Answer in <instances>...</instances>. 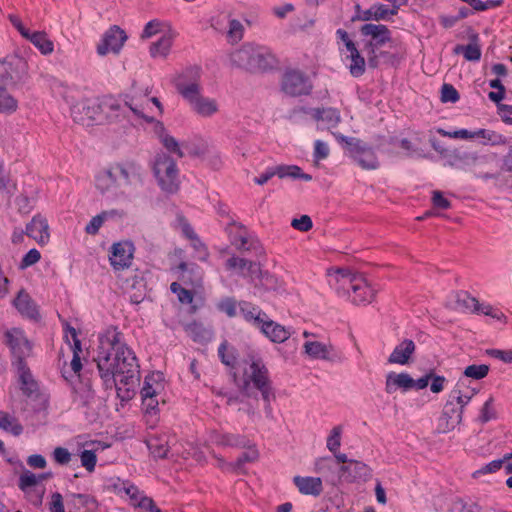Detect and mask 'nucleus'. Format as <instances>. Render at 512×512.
I'll use <instances>...</instances> for the list:
<instances>
[{
    "label": "nucleus",
    "instance_id": "dca6fc26",
    "mask_svg": "<svg viewBox=\"0 0 512 512\" xmlns=\"http://www.w3.org/2000/svg\"><path fill=\"white\" fill-rule=\"evenodd\" d=\"M26 235L35 240L39 245L44 246L50 240L48 221L41 215H35L26 225Z\"/></svg>",
    "mask_w": 512,
    "mask_h": 512
},
{
    "label": "nucleus",
    "instance_id": "a18cd8bd",
    "mask_svg": "<svg viewBox=\"0 0 512 512\" xmlns=\"http://www.w3.org/2000/svg\"><path fill=\"white\" fill-rule=\"evenodd\" d=\"M160 142L170 153H174L180 158L184 157L183 148H186V145L180 144L173 136L162 133L160 135Z\"/></svg>",
    "mask_w": 512,
    "mask_h": 512
},
{
    "label": "nucleus",
    "instance_id": "6e6d98bb",
    "mask_svg": "<svg viewBox=\"0 0 512 512\" xmlns=\"http://www.w3.org/2000/svg\"><path fill=\"white\" fill-rule=\"evenodd\" d=\"M173 293L177 294L178 300L182 304H190L193 301V293L183 288L179 283L173 282L170 286Z\"/></svg>",
    "mask_w": 512,
    "mask_h": 512
},
{
    "label": "nucleus",
    "instance_id": "f3484780",
    "mask_svg": "<svg viewBox=\"0 0 512 512\" xmlns=\"http://www.w3.org/2000/svg\"><path fill=\"white\" fill-rule=\"evenodd\" d=\"M416 345L411 339H404L395 346L387 361L389 364L407 365L411 362Z\"/></svg>",
    "mask_w": 512,
    "mask_h": 512
},
{
    "label": "nucleus",
    "instance_id": "2f4dec72",
    "mask_svg": "<svg viewBox=\"0 0 512 512\" xmlns=\"http://www.w3.org/2000/svg\"><path fill=\"white\" fill-rule=\"evenodd\" d=\"M240 313L244 317V319L250 323H252L255 327L259 328L261 324L267 317V314L259 309L257 306L248 303V302H240L239 303Z\"/></svg>",
    "mask_w": 512,
    "mask_h": 512
},
{
    "label": "nucleus",
    "instance_id": "6e6552de",
    "mask_svg": "<svg viewBox=\"0 0 512 512\" xmlns=\"http://www.w3.org/2000/svg\"><path fill=\"white\" fill-rule=\"evenodd\" d=\"M333 135L339 142L345 143L350 156L362 169L376 170L379 167L376 154L361 140L353 137H345L339 133H333Z\"/></svg>",
    "mask_w": 512,
    "mask_h": 512
},
{
    "label": "nucleus",
    "instance_id": "2eb2a0df",
    "mask_svg": "<svg viewBox=\"0 0 512 512\" xmlns=\"http://www.w3.org/2000/svg\"><path fill=\"white\" fill-rule=\"evenodd\" d=\"M71 116L75 122L88 125L91 121L97 119L99 114V104L90 100H80L71 107Z\"/></svg>",
    "mask_w": 512,
    "mask_h": 512
},
{
    "label": "nucleus",
    "instance_id": "a211bd4d",
    "mask_svg": "<svg viewBox=\"0 0 512 512\" xmlns=\"http://www.w3.org/2000/svg\"><path fill=\"white\" fill-rule=\"evenodd\" d=\"M176 35L177 34L173 29H167V31L161 35L157 41L150 45V56L154 59H166L170 54Z\"/></svg>",
    "mask_w": 512,
    "mask_h": 512
},
{
    "label": "nucleus",
    "instance_id": "49530a36",
    "mask_svg": "<svg viewBox=\"0 0 512 512\" xmlns=\"http://www.w3.org/2000/svg\"><path fill=\"white\" fill-rule=\"evenodd\" d=\"M244 27L237 19H230L228 22L227 39L230 43L235 44L243 38Z\"/></svg>",
    "mask_w": 512,
    "mask_h": 512
},
{
    "label": "nucleus",
    "instance_id": "3c124183",
    "mask_svg": "<svg viewBox=\"0 0 512 512\" xmlns=\"http://www.w3.org/2000/svg\"><path fill=\"white\" fill-rule=\"evenodd\" d=\"M493 404H494V398H493V396H489V398L484 402V404L480 410L478 420L481 423L484 424V423H487L490 420H493L496 418L497 413H496V410L494 409Z\"/></svg>",
    "mask_w": 512,
    "mask_h": 512
},
{
    "label": "nucleus",
    "instance_id": "a19ab883",
    "mask_svg": "<svg viewBox=\"0 0 512 512\" xmlns=\"http://www.w3.org/2000/svg\"><path fill=\"white\" fill-rule=\"evenodd\" d=\"M0 428L14 436H19L23 432V427L17 419L6 412H0Z\"/></svg>",
    "mask_w": 512,
    "mask_h": 512
},
{
    "label": "nucleus",
    "instance_id": "4be33fe9",
    "mask_svg": "<svg viewBox=\"0 0 512 512\" xmlns=\"http://www.w3.org/2000/svg\"><path fill=\"white\" fill-rule=\"evenodd\" d=\"M73 352V358L68 366H64L62 369V376L67 381H72L73 378H80V372L82 370V362L80 354L82 352L81 341L76 338L73 339V345L71 346Z\"/></svg>",
    "mask_w": 512,
    "mask_h": 512
},
{
    "label": "nucleus",
    "instance_id": "473e14b6",
    "mask_svg": "<svg viewBox=\"0 0 512 512\" xmlns=\"http://www.w3.org/2000/svg\"><path fill=\"white\" fill-rule=\"evenodd\" d=\"M312 117L317 121H322L327 128H335L341 121L340 112L336 108H315L311 111Z\"/></svg>",
    "mask_w": 512,
    "mask_h": 512
},
{
    "label": "nucleus",
    "instance_id": "58836bf2",
    "mask_svg": "<svg viewBox=\"0 0 512 512\" xmlns=\"http://www.w3.org/2000/svg\"><path fill=\"white\" fill-rule=\"evenodd\" d=\"M478 308V300L466 292L457 293L455 296V309L475 313Z\"/></svg>",
    "mask_w": 512,
    "mask_h": 512
},
{
    "label": "nucleus",
    "instance_id": "b1692460",
    "mask_svg": "<svg viewBox=\"0 0 512 512\" xmlns=\"http://www.w3.org/2000/svg\"><path fill=\"white\" fill-rule=\"evenodd\" d=\"M73 401L82 407H91L95 402V391L92 388L90 380H80L73 386Z\"/></svg>",
    "mask_w": 512,
    "mask_h": 512
},
{
    "label": "nucleus",
    "instance_id": "de8ad7c7",
    "mask_svg": "<svg viewBox=\"0 0 512 512\" xmlns=\"http://www.w3.org/2000/svg\"><path fill=\"white\" fill-rule=\"evenodd\" d=\"M46 478V474L36 475L30 471H25L20 476L19 487L22 491H27L28 488L37 485L40 481Z\"/></svg>",
    "mask_w": 512,
    "mask_h": 512
},
{
    "label": "nucleus",
    "instance_id": "13d9d810",
    "mask_svg": "<svg viewBox=\"0 0 512 512\" xmlns=\"http://www.w3.org/2000/svg\"><path fill=\"white\" fill-rule=\"evenodd\" d=\"M476 313H482L486 316H490L498 321L506 322V316L498 309L492 307L490 304H481L478 301V308Z\"/></svg>",
    "mask_w": 512,
    "mask_h": 512
},
{
    "label": "nucleus",
    "instance_id": "0e129e2a",
    "mask_svg": "<svg viewBox=\"0 0 512 512\" xmlns=\"http://www.w3.org/2000/svg\"><path fill=\"white\" fill-rule=\"evenodd\" d=\"M459 424H461L460 421H456L455 419H453V417L446 416L444 415V413H442L439 418L438 430L441 433H448L454 430L455 427L458 426Z\"/></svg>",
    "mask_w": 512,
    "mask_h": 512
},
{
    "label": "nucleus",
    "instance_id": "f257e3e1",
    "mask_svg": "<svg viewBox=\"0 0 512 512\" xmlns=\"http://www.w3.org/2000/svg\"><path fill=\"white\" fill-rule=\"evenodd\" d=\"M95 362L99 376L106 388L127 386L125 395L117 388L122 399L131 398V390L139 382L140 370L135 353L125 343L123 334L116 327H109L99 335Z\"/></svg>",
    "mask_w": 512,
    "mask_h": 512
},
{
    "label": "nucleus",
    "instance_id": "aec40b11",
    "mask_svg": "<svg viewBox=\"0 0 512 512\" xmlns=\"http://www.w3.org/2000/svg\"><path fill=\"white\" fill-rule=\"evenodd\" d=\"M341 477L346 481L367 480L371 477V469L363 462L350 460L341 466Z\"/></svg>",
    "mask_w": 512,
    "mask_h": 512
},
{
    "label": "nucleus",
    "instance_id": "864d4df0",
    "mask_svg": "<svg viewBox=\"0 0 512 512\" xmlns=\"http://www.w3.org/2000/svg\"><path fill=\"white\" fill-rule=\"evenodd\" d=\"M341 434V426H335L327 438L326 446L332 453L337 452L341 446Z\"/></svg>",
    "mask_w": 512,
    "mask_h": 512
},
{
    "label": "nucleus",
    "instance_id": "603ef678",
    "mask_svg": "<svg viewBox=\"0 0 512 512\" xmlns=\"http://www.w3.org/2000/svg\"><path fill=\"white\" fill-rule=\"evenodd\" d=\"M185 330L195 341H203L210 337V332L196 322L188 324Z\"/></svg>",
    "mask_w": 512,
    "mask_h": 512
},
{
    "label": "nucleus",
    "instance_id": "393cba45",
    "mask_svg": "<svg viewBox=\"0 0 512 512\" xmlns=\"http://www.w3.org/2000/svg\"><path fill=\"white\" fill-rule=\"evenodd\" d=\"M99 110L110 121H116L120 117H126L127 106L122 105L113 97H104L99 103Z\"/></svg>",
    "mask_w": 512,
    "mask_h": 512
},
{
    "label": "nucleus",
    "instance_id": "f704fd0d",
    "mask_svg": "<svg viewBox=\"0 0 512 512\" xmlns=\"http://www.w3.org/2000/svg\"><path fill=\"white\" fill-rule=\"evenodd\" d=\"M24 38L29 40L43 55H49L54 50L53 42L44 31H29L28 36Z\"/></svg>",
    "mask_w": 512,
    "mask_h": 512
},
{
    "label": "nucleus",
    "instance_id": "423d86ee",
    "mask_svg": "<svg viewBox=\"0 0 512 512\" xmlns=\"http://www.w3.org/2000/svg\"><path fill=\"white\" fill-rule=\"evenodd\" d=\"M231 63L239 68L257 72L272 69L277 59L270 48L246 43L230 54Z\"/></svg>",
    "mask_w": 512,
    "mask_h": 512
},
{
    "label": "nucleus",
    "instance_id": "ea45409f",
    "mask_svg": "<svg viewBox=\"0 0 512 512\" xmlns=\"http://www.w3.org/2000/svg\"><path fill=\"white\" fill-rule=\"evenodd\" d=\"M167 29H172L168 23L158 19L151 20L144 26L141 39H149L158 34L163 35Z\"/></svg>",
    "mask_w": 512,
    "mask_h": 512
},
{
    "label": "nucleus",
    "instance_id": "8fccbe9b",
    "mask_svg": "<svg viewBox=\"0 0 512 512\" xmlns=\"http://www.w3.org/2000/svg\"><path fill=\"white\" fill-rule=\"evenodd\" d=\"M489 373V366L486 364H480V365H469L464 369L463 375L464 379L466 378H472L475 380H480L485 378Z\"/></svg>",
    "mask_w": 512,
    "mask_h": 512
},
{
    "label": "nucleus",
    "instance_id": "bf43d9fd",
    "mask_svg": "<svg viewBox=\"0 0 512 512\" xmlns=\"http://www.w3.org/2000/svg\"><path fill=\"white\" fill-rule=\"evenodd\" d=\"M399 8V5H394V9L390 10L387 6L383 4H375L373 5L374 9V20H385L391 15H395L397 13V9Z\"/></svg>",
    "mask_w": 512,
    "mask_h": 512
},
{
    "label": "nucleus",
    "instance_id": "e433bc0d",
    "mask_svg": "<svg viewBox=\"0 0 512 512\" xmlns=\"http://www.w3.org/2000/svg\"><path fill=\"white\" fill-rule=\"evenodd\" d=\"M230 234L231 242L238 250L247 251L251 249V244H249L247 232L241 224L235 222L231 223Z\"/></svg>",
    "mask_w": 512,
    "mask_h": 512
},
{
    "label": "nucleus",
    "instance_id": "79ce46f5",
    "mask_svg": "<svg viewBox=\"0 0 512 512\" xmlns=\"http://www.w3.org/2000/svg\"><path fill=\"white\" fill-rule=\"evenodd\" d=\"M472 138H481L482 143L484 145H500L505 143V139L502 135L497 134L492 130L487 129H479L477 131L471 132Z\"/></svg>",
    "mask_w": 512,
    "mask_h": 512
},
{
    "label": "nucleus",
    "instance_id": "7c9ffc66",
    "mask_svg": "<svg viewBox=\"0 0 512 512\" xmlns=\"http://www.w3.org/2000/svg\"><path fill=\"white\" fill-rule=\"evenodd\" d=\"M450 157V166L464 170L471 168L472 166H476L482 160V158L479 157L476 153L461 152L458 150H455Z\"/></svg>",
    "mask_w": 512,
    "mask_h": 512
},
{
    "label": "nucleus",
    "instance_id": "052dcab7",
    "mask_svg": "<svg viewBox=\"0 0 512 512\" xmlns=\"http://www.w3.org/2000/svg\"><path fill=\"white\" fill-rule=\"evenodd\" d=\"M446 416H451L456 421L462 422L463 419V412L462 409L455 405V403L451 400V398L448 396V399L445 403L443 412Z\"/></svg>",
    "mask_w": 512,
    "mask_h": 512
},
{
    "label": "nucleus",
    "instance_id": "c03bdc74",
    "mask_svg": "<svg viewBox=\"0 0 512 512\" xmlns=\"http://www.w3.org/2000/svg\"><path fill=\"white\" fill-rule=\"evenodd\" d=\"M18 107V100L8 91L0 94V114L12 115Z\"/></svg>",
    "mask_w": 512,
    "mask_h": 512
},
{
    "label": "nucleus",
    "instance_id": "4468645a",
    "mask_svg": "<svg viewBox=\"0 0 512 512\" xmlns=\"http://www.w3.org/2000/svg\"><path fill=\"white\" fill-rule=\"evenodd\" d=\"M134 246L129 241L114 243L110 250L109 260L115 270H123L131 265Z\"/></svg>",
    "mask_w": 512,
    "mask_h": 512
},
{
    "label": "nucleus",
    "instance_id": "338daca9",
    "mask_svg": "<svg viewBox=\"0 0 512 512\" xmlns=\"http://www.w3.org/2000/svg\"><path fill=\"white\" fill-rule=\"evenodd\" d=\"M459 99L457 90L451 84H444L441 89L442 102L455 103Z\"/></svg>",
    "mask_w": 512,
    "mask_h": 512
},
{
    "label": "nucleus",
    "instance_id": "20e7f679",
    "mask_svg": "<svg viewBox=\"0 0 512 512\" xmlns=\"http://www.w3.org/2000/svg\"><path fill=\"white\" fill-rule=\"evenodd\" d=\"M330 276L335 281L337 295L347 298L354 305L370 304L376 297L377 289L363 274L348 269H336Z\"/></svg>",
    "mask_w": 512,
    "mask_h": 512
},
{
    "label": "nucleus",
    "instance_id": "5fc2aeb1",
    "mask_svg": "<svg viewBox=\"0 0 512 512\" xmlns=\"http://www.w3.org/2000/svg\"><path fill=\"white\" fill-rule=\"evenodd\" d=\"M508 457H503L502 459L493 460L490 463L484 465L480 469L476 470L472 476L474 478H479L481 475L488 474V473H494L498 470H500L503 467V464L505 463V460Z\"/></svg>",
    "mask_w": 512,
    "mask_h": 512
},
{
    "label": "nucleus",
    "instance_id": "cd10ccee",
    "mask_svg": "<svg viewBox=\"0 0 512 512\" xmlns=\"http://www.w3.org/2000/svg\"><path fill=\"white\" fill-rule=\"evenodd\" d=\"M164 390V377L161 372H152L145 377L141 396H159Z\"/></svg>",
    "mask_w": 512,
    "mask_h": 512
},
{
    "label": "nucleus",
    "instance_id": "4d7b16f0",
    "mask_svg": "<svg viewBox=\"0 0 512 512\" xmlns=\"http://www.w3.org/2000/svg\"><path fill=\"white\" fill-rule=\"evenodd\" d=\"M123 485V490L126 495L129 496L131 504L135 507H138V503L141 501V498H143L145 494L132 483L125 482Z\"/></svg>",
    "mask_w": 512,
    "mask_h": 512
},
{
    "label": "nucleus",
    "instance_id": "39448f33",
    "mask_svg": "<svg viewBox=\"0 0 512 512\" xmlns=\"http://www.w3.org/2000/svg\"><path fill=\"white\" fill-rule=\"evenodd\" d=\"M243 376H234V382L239 390L245 395H250V383L261 392L263 400L266 402V411L271 412L270 400L274 397L270 381L268 379V371L262 360L255 356H251L249 361H245Z\"/></svg>",
    "mask_w": 512,
    "mask_h": 512
},
{
    "label": "nucleus",
    "instance_id": "f8f14e48",
    "mask_svg": "<svg viewBox=\"0 0 512 512\" xmlns=\"http://www.w3.org/2000/svg\"><path fill=\"white\" fill-rule=\"evenodd\" d=\"M127 34L117 25L111 26L97 44L98 55L105 56L109 53L119 54L127 40Z\"/></svg>",
    "mask_w": 512,
    "mask_h": 512
},
{
    "label": "nucleus",
    "instance_id": "09e8293b",
    "mask_svg": "<svg viewBox=\"0 0 512 512\" xmlns=\"http://www.w3.org/2000/svg\"><path fill=\"white\" fill-rule=\"evenodd\" d=\"M255 263L244 258L233 256L226 261V268L228 270H239L253 272Z\"/></svg>",
    "mask_w": 512,
    "mask_h": 512
},
{
    "label": "nucleus",
    "instance_id": "72a5a7b5",
    "mask_svg": "<svg viewBox=\"0 0 512 512\" xmlns=\"http://www.w3.org/2000/svg\"><path fill=\"white\" fill-rule=\"evenodd\" d=\"M178 269L181 272L180 279L185 284H191L192 286H199L201 284L202 274L196 264L182 262L179 264Z\"/></svg>",
    "mask_w": 512,
    "mask_h": 512
},
{
    "label": "nucleus",
    "instance_id": "c85d7f7f",
    "mask_svg": "<svg viewBox=\"0 0 512 512\" xmlns=\"http://www.w3.org/2000/svg\"><path fill=\"white\" fill-rule=\"evenodd\" d=\"M14 306L19 313L25 317L31 319H37L39 317L36 303L32 300L29 294L23 290L18 293V296L14 300Z\"/></svg>",
    "mask_w": 512,
    "mask_h": 512
},
{
    "label": "nucleus",
    "instance_id": "0eeeda50",
    "mask_svg": "<svg viewBox=\"0 0 512 512\" xmlns=\"http://www.w3.org/2000/svg\"><path fill=\"white\" fill-rule=\"evenodd\" d=\"M152 170L161 190L175 194L179 190V169L175 160L168 154L157 153L152 164Z\"/></svg>",
    "mask_w": 512,
    "mask_h": 512
},
{
    "label": "nucleus",
    "instance_id": "1a4fd4ad",
    "mask_svg": "<svg viewBox=\"0 0 512 512\" xmlns=\"http://www.w3.org/2000/svg\"><path fill=\"white\" fill-rule=\"evenodd\" d=\"M281 88L285 94L296 97L310 94L313 85L304 72L289 69L282 76Z\"/></svg>",
    "mask_w": 512,
    "mask_h": 512
},
{
    "label": "nucleus",
    "instance_id": "bb28decb",
    "mask_svg": "<svg viewBox=\"0 0 512 512\" xmlns=\"http://www.w3.org/2000/svg\"><path fill=\"white\" fill-rule=\"evenodd\" d=\"M293 483L298 488L299 492L304 495L318 496L323 490L322 480L319 477L295 476Z\"/></svg>",
    "mask_w": 512,
    "mask_h": 512
},
{
    "label": "nucleus",
    "instance_id": "a878e982",
    "mask_svg": "<svg viewBox=\"0 0 512 512\" xmlns=\"http://www.w3.org/2000/svg\"><path fill=\"white\" fill-rule=\"evenodd\" d=\"M12 365L16 368L21 390L25 395L30 396L37 390V384L26 362L19 360L18 362H12Z\"/></svg>",
    "mask_w": 512,
    "mask_h": 512
},
{
    "label": "nucleus",
    "instance_id": "9d476101",
    "mask_svg": "<svg viewBox=\"0 0 512 512\" xmlns=\"http://www.w3.org/2000/svg\"><path fill=\"white\" fill-rule=\"evenodd\" d=\"M150 91L147 87H138L133 85L129 93L125 96V106L127 109L138 119H144L147 122L152 121L146 113L150 104L149 99Z\"/></svg>",
    "mask_w": 512,
    "mask_h": 512
},
{
    "label": "nucleus",
    "instance_id": "c756f323",
    "mask_svg": "<svg viewBox=\"0 0 512 512\" xmlns=\"http://www.w3.org/2000/svg\"><path fill=\"white\" fill-rule=\"evenodd\" d=\"M362 35L370 36L376 46H382L391 40L389 29L382 24H365L360 29Z\"/></svg>",
    "mask_w": 512,
    "mask_h": 512
},
{
    "label": "nucleus",
    "instance_id": "9b49d317",
    "mask_svg": "<svg viewBox=\"0 0 512 512\" xmlns=\"http://www.w3.org/2000/svg\"><path fill=\"white\" fill-rule=\"evenodd\" d=\"M4 336L5 343L10 348L13 356L12 362H18L19 360L25 361L26 358L31 356V343L25 337L21 329H9L4 333Z\"/></svg>",
    "mask_w": 512,
    "mask_h": 512
},
{
    "label": "nucleus",
    "instance_id": "680f3d73",
    "mask_svg": "<svg viewBox=\"0 0 512 512\" xmlns=\"http://www.w3.org/2000/svg\"><path fill=\"white\" fill-rule=\"evenodd\" d=\"M489 85L491 88L497 89L496 92H490L488 94L489 99L495 103H499L505 97V88H504L503 84L497 78V79L491 80L489 82Z\"/></svg>",
    "mask_w": 512,
    "mask_h": 512
},
{
    "label": "nucleus",
    "instance_id": "69168bd1",
    "mask_svg": "<svg viewBox=\"0 0 512 512\" xmlns=\"http://www.w3.org/2000/svg\"><path fill=\"white\" fill-rule=\"evenodd\" d=\"M148 447L154 457L164 458L168 453V446L165 443H160L157 439H151L148 442Z\"/></svg>",
    "mask_w": 512,
    "mask_h": 512
},
{
    "label": "nucleus",
    "instance_id": "6ab92c4d",
    "mask_svg": "<svg viewBox=\"0 0 512 512\" xmlns=\"http://www.w3.org/2000/svg\"><path fill=\"white\" fill-rule=\"evenodd\" d=\"M478 391V389L468 387L466 385V380L460 378L448 396L456 406L462 409V412L464 413V408L478 393Z\"/></svg>",
    "mask_w": 512,
    "mask_h": 512
},
{
    "label": "nucleus",
    "instance_id": "ddd939ff",
    "mask_svg": "<svg viewBox=\"0 0 512 512\" xmlns=\"http://www.w3.org/2000/svg\"><path fill=\"white\" fill-rule=\"evenodd\" d=\"M303 353L312 360H323L328 362H341L343 357L334 345L316 340H307L303 344Z\"/></svg>",
    "mask_w": 512,
    "mask_h": 512
},
{
    "label": "nucleus",
    "instance_id": "774afa93",
    "mask_svg": "<svg viewBox=\"0 0 512 512\" xmlns=\"http://www.w3.org/2000/svg\"><path fill=\"white\" fill-rule=\"evenodd\" d=\"M218 309L224 312L228 317H234L237 314L236 301L233 298L223 299L218 304Z\"/></svg>",
    "mask_w": 512,
    "mask_h": 512
},
{
    "label": "nucleus",
    "instance_id": "4c0bfd02",
    "mask_svg": "<svg viewBox=\"0 0 512 512\" xmlns=\"http://www.w3.org/2000/svg\"><path fill=\"white\" fill-rule=\"evenodd\" d=\"M274 169L276 176H278L279 178H299L305 181H310L312 179L311 175L303 173L301 168L296 165H278L275 166Z\"/></svg>",
    "mask_w": 512,
    "mask_h": 512
},
{
    "label": "nucleus",
    "instance_id": "f03ea898",
    "mask_svg": "<svg viewBox=\"0 0 512 512\" xmlns=\"http://www.w3.org/2000/svg\"><path fill=\"white\" fill-rule=\"evenodd\" d=\"M142 185V168L133 161L110 164L98 171L94 178L95 189L114 202H132Z\"/></svg>",
    "mask_w": 512,
    "mask_h": 512
},
{
    "label": "nucleus",
    "instance_id": "412c9836",
    "mask_svg": "<svg viewBox=\"0 0 512 512\" xmlns=\"http://www.w3.org/2000/svg\"><path fill=\"white\" fill-rule=\"evenodd\" d=\"M399 389L403 392L412 389L411 376L405 372L388 373L385 379V392L391 395Z\"/></svg>",
    "mask_w": 512,
    "mask_h": 512
},
{
    "label": "nucleus",
    "instance_id": "e2e57ef3",
    "mask_svg": "<svg viewBox=\"0 0 512 512\" xmlns=\"http://www.w3.org/2000/svg\"><path fill=\"white\" fill-rule=\"evenodd\" d=\"M81 464L88 471L93 472L96 466L97 457L91 450H83L80 454Z\"/></svg>",
    "mask_w": 512,
    "mask_h": 512
},
{
    "label": "nucleus",
    "instance_id": "7ed1b4c3",
    "mask_svg": "<svg viewBox=\"0 0 512 512\" xmlns=\"http://www.w3.org/2000/svg\"><path fill=\"white\" fill-rule=\"evenodd\" d=\"M201 74L202 70L199 66L188 67L177 76L175 86L195 114L210 118L219 111V105L214 98L206 97L201 93Z\"/></svg>",
    "mask_w": 512,
    "mask_h": 512
},
{
    "label": "nucleus",
    "instance_id": "5701e85b",
    "mask_svg": "<svg viewBox=\"0 0 512 512\" xmlns=\"http://www.w3.org/2000/svg\"><path fill=\"white\" fill-rule=\"evenodd\" d=\"M259 329L275 343H283L290 337L289 329L269 319L268 316Z\"/></svg>",
    "mask_w": 512,
    "mask_h": 512
},
{
    "label": "nucleus",
    "instance_id": "c9c22d12",
    "mask_svg": "<svg viewBox=\"0 0 512 512\" xmlns=\"http://www.w3.org/2000/svg\"><path fill=\"white\" fill-rule=\"evenodd\" d=\"M349 55L347 58L350 59L349 71L353 77H360L365 72V59L360 55L355 43H348Z\"/></svg>",
    "mask_w": 512,
    "mask_h": 512
},
{
    "label": "nucleus",
    "instance_id": "37998d69",
    "mask_svg": "<svg viewBox=\"0 0 512 512\" xmlns=\"http://www.w3.org/2000/svg\"><path fill=\"white\" fill-rule=\"evenodd\" d=\"M455 54H463L468 61H478L481 57V49L477 43H469L468 45H456Z\"/></svg>",
    "mask_w": 512,
    "mask_h": 512
}]
</instances>
